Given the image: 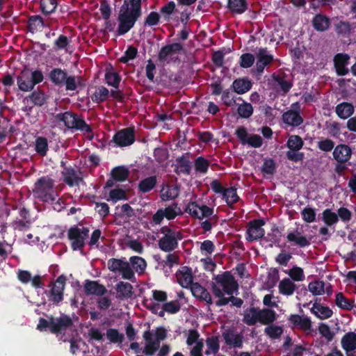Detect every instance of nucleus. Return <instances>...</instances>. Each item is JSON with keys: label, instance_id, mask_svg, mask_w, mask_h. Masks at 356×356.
Wrapping results in <instances>:
<instances>
[{"label": "nucleus", "instance_id": "obj_1", "mask_svg": "<svg viewBox=\"0 0 356 356\" xmlns=\"http://www.w3.org/2000/svg\"><path fill=\"white\" fill-rule=\"evenodd\" d=\"M142 0H124L119 11L118 27L115 35L127 33L142 15Z\"/></svg>", "mask_w": 356, "mask_h": 356}, {"label": "nucleus", "instance_id": "obj_2", "mask_svg": "<svg viewBox=\"0 0 356 356\" xmlns=\"http://www.w3.org/2000/svg\"><path fill=\"white\" fill-rule=\"evenodd\" d=\"M33 194L35 198L43 202L53 203L57 200V204H63L61 199L57 200L55 181L49 176H42L37 180L34 184Z\"/></svg>", "mask_w": 356, "mask_h": 356}, {"label": "nucleus", "instance_id": "obj_3", "mask_svg": "<svg viewBox=\"0 0 356 356\" xmlns=\"http://www.w3.org/2000/svg\"><path fill=\"white\" fill-rule=\"evenodd\" d=\"M73 326V321L70 316L63 314L58 318L51 316L49 320L43 318L39 319L37 329L40 332L46 331L49 328L52 334L58 335Z\"/></svg>", "mask_w": 356, "mask_h": 356}, {"label": "nucleus", "instance_id": "obj_4", "mask_svg": "<svg viewBox=\"0 0 356 356\" xmlns=\"http://www.w3.org/2000/svg\"><path fill=\"white\" fill-rule=\"evenodd\" d=\"M44 76L40 70L30 72L22 71L17 77V84L19 89L23 92L31 91L35 85L41 83Z\"/></svg>", "mask_w": 356, "mask_h": 356}, {"label": "nucleus", "instance_id": "obj_5", "mask_svg": "<svg viewBox=\"0 0 356 356\" xmlns=\"http://www.w3.org/2000/svg\"><path fill=\"white\" fill-rule=\"evenodd\" d=\"M55 118L57 121L63 122L67 129H74L86 133L92 132L90 126L86 124L82 118L72 112L66 111L57 113Z\"/></svg>", "mask_w": 356, "mask_h": 356}, {"label": "nucleus", "instance_id": "obj_6", "mask_svg": "<svg viewBox=\"0 0 356 356\" xmlns=\"http://www.w3.org/2000/svg\"><path fill=\"white\" fill-rule=\"evenodd\" d=\"M89 232L88 227H79L77 225H74L68 229L67 238L70 241V246L73 251L83 250L86 241L89 237Z\"/></svg>", "mask_w": 356, "mask_h": 356}, {"label": "nucleus", "instance_id": "obj_7", "mask_svg": "<svg viewBox=\"0 0 356 356\" xmlns=\"http://www.w3.org/2000/svg\"><path fill=\"white\" fill-rule=\"evenodd\" d=\"M66 281V276L60 275L54 282H51L49 284L50 290L45 291L44 293L48 297L49 300L53 302V304L58 305L63 300Z\"/></svg>", "mask_w": 356, "mask_h": 356}, {"label": "nucleus", "instance_id": "obj_8", "mask_svg": "<svg viewBox=\"0 0 356 356\" xmlns=\"http://www.w3.org/2000/svg\"><path fill=\"white\" fill-rule=\"evenodd\" d=\"M184 49L182 44L174 42L163 46L159 51L158 60L160 63L169 64L171 62H176L178 57H175V54H179Z\"/></svg>", "mask_w": 356, "mask_h": 356}, {"label": "nucleus", "instance_id": "obj_9", "mask_svg": "<svg viewBox=\"0 0 356 356\" xmlns=\"http://www.w3.org/2000/svg\"><path fill=\"white\" fill-rule=\"evenodd\" d=\"M213 280L222 288L224 293L229 296L233 295L234 291L238 290V282L230 271H225L222 274L217 275Z\"/></svg>", "mask_w": 356, "mask_h": 356}, {"label": "nucleus", "instance_id": "obj_10", "mask_svg": "<svg viewBox=\"0 0 356 356\" xmlns=\"http://www.w3.org/2000/svg\"><path fill=\"white\" fill-rule=\"evenodd\" d=\"M235 135L243 145H248L254 148H259L263 145V139L258 134H249L247 129L243 126L238 127Z\"/></svg>", "mask_w": 356, "mask_h": 356}, {"label": "nucleus", "instance_id": "obj_11", "mask_svg": "<svg viewBox=\"0 0 356 356\" xmlns=\"http://www.w3.org/2000/svg\"><path fill=\"white\" fill-rule=\"evenodd\" d=\"M265 225L263 218L254 219L250 220L248 223L246 231L245 238L248 242H253L264 238L265 230L262 227Z\"/></svg>", "mask_w": 356, "mask_h": 356}, {"label": "nucleus", "instance_id": "obj_12", "mask_svg": "<svg viewBox=\"0 0 356 356\" xmlns=\"http://www.w3.org/2000/svg\"><path fill=\"white\" fill-rule=\"evenodd\" d=\"M135 140L134 129L127 127L117 131L111 141L115 146L123 147L132 145Z\"/></svg>", "mask_w": 356, "mask_h": 356}, {"label": "nucleus", "instance_id": "obj_13", "mask_svg": "<svg viewBox=\"0 0 356 356\" xmlns=\"http://www.w3.org/2000/svg\"><path fill=\"white\" fill-rule=\"evenodd\" d=\"M256 74L261 76L266 66L273 60V56L268 53L266 48L259 49L257 53Z\"/></svg>", "mask_w": 356, "mask_h": 356}, {"label": "nucleus", "instance_id": "obj_14", "mask_svg": "<svg viewBox=\"0 0 356 356\" xmlns=\"http://www.w3.org/2000/svg\"><path fill=\"white\" fill-rule=\"evenodd\" d=\"M182 236H163L158 241L159 248L165 252H171L178 248V241Z\"/></svg>", "mask_w": 356, "mask_h": 356}, {"label": "nucleus", "instance_id": "obj_15", "mask_svg": "<svg viewBox=\"0 0 356 356\" xmlns=\"http://www.w3.org/2000/svg\"><path fill=\"white\" fill-rule=\"evenodd\" d=\"M188 155V153H186L175 159V163L172 166L175 173L177 175L181 174L189 175L191 174V165Z\"/></svg>", "mask_w": 356, "mask_h": 356}, {"label": "nucleus", "instance_id": "obj_16", "mask_svg": "<svg viewBox=\"0 0 356 356\" xmlns=\"http://www.w3.org/2000/svg\"><path fill=\"white\" fill-rule=\"evenodd\" d=\"M350 56L347 54L338 53L337 54L333 59L334 66L337 75L345 76L349 70L346 67L350 60Z\"/></svg>", "mask_w": 356, "mask_h": 356}, {"label": "nucleus", "instance_id": "obj_17", "mask_svg": "<svg viewBox=\"0 0 356 356\" xmlns=\"http://www.w3.org/2000/svg\"><path fill=\"white\" fill-rule=\"evenodd\" d=\"M352 154V149L348 145L339 144L334 148L332 155L337 163H348Z\"/></svg>", "mask_w": 356, "mask_h": 356}, {"label": "nucleus", "instance_id": "obj_18", "mask_svg": "<svg viewBox=\"0 0 356 356\" xmlns=\"http://www.w3.org/2000/svg\"><path fill=\"white\" fill-rule=\"evenodd\" d=\"M61 174L63 177L64 182L70 187L79 186L81 182H83V178L77 175L76 169L71 165L69 168H65L61 171Z\"/></svg>", "mask_w": 356, "mask_h": 356}, {"label": "nucleus", "instance_id": "obj_19", "mask_svg": "<svg viewBox=\"0 0 356 356\" xmlns=\"http://www.w3.org/2000/svg\"><path fill=\"white\" fill-rule=\"evenodd\" d=\"M178 283L184 288H191L193 282V275L191 268L188 266H183L176 273Z\"/></svg>", "mask_w": 356, "mask_h": 356}, {"label": "nucleus", "instance_id": "obj_20", "mask_svg": "<svg viewBox=\"0 0 356 356\" xmlns=\"http://www.w3.org/2000/svg\"><path fill=\"white\" fill-rule=\"evenodd\" d=\"M222 337L227 345L238 348L243 347V336L241 333H236L234 330L229 329L222 333Z\"/></svg>", "mask_w": 356, "mask_h": 356}, {"label": "nucleus", "instance_id": "obj_21", "mask_svg": "<svg viewBox=\"0 0 356 356\" xmlns=\"http://www.w3.org/2000/svg\"><path fill=\"white\" fill-rule=\"evenodd\" d=\"M282 120L284 123L291 127H298L303 122L299 111L293 109L284 112L282 115Z\"/></svg>", "mask_w": 356, "mask_h": 356}, {"label": "nucleus", "instance_id": "obj_22", "mask_svg": "<svg viewBox=\"0 0 356 356\" xmlns=\"http://www.w3.org/2000/svg\"><path fill=\"white\" fill-rule=\"evenodd\" d=\"M289 321L294 327L301 329L305 331H309L312 330L311 319L305 316L298 314H291L289 317Z\"/></svg>", "mask_w": 356, "mask_h": 356}, {"label": "nucleus", "instance_id": "obj_23", "mask_svg": "<svg viewBox=\"0 0 356 356\" xmlns=\"http://www.w3.org/2000/svg\"><path fill=\"white\" fill-rule=\"evenodd\" d=\"M191 291L193 296L196 298L205 301L209 305L213 304L209 292L198 282H195L191 285Z\"/></svg>", "mask_w": 356, "mask_h": 356}, {"label": "nucleus", "instance_id": "obj_24", "mask_svg": "<svg viewBox=\"0 0 356 356\" xmlns=\"http://www.w3.org/2000/svg\"><path fill=\"white\" fill-rule=\"evenodd\" d=\"M115 289L117 292L116 297L120 300L130 298L134 294V287L129 282L120 281L116 284Z\"/></svg>", "mask_w": 356, "mask_h": 356}, {"label": "nucleus", "instance_id": "obj_25", "mask_svg": "<svg viewBox=\"0 0 356 356\" xmlns=\"http://www.w3.org/2000/svg\"><path fill=\"white\" fill-rule=\"evenodd\" d=\"M84 291L86 295L103 296L107 291L105 286L97 281L87 280L84 284Z\"/></svg>", "mask_w": 356, "mask_h": 356}, {"label": "nucleus", "instance_id": "obj_26", "mask_svg": "<svg viewBox=\"0 0 356 356\" xmlns=\"http://www.w3.org/2000/svg\"><path fill=\"white\" fill-rule=\"evenodd\" d=\"M49 26V24H45L43 18L39 15H31L27 20V29L31 33H35L43 27Z\"/></svg>", "mask_w": 356, "mask_h": 356}, {"label": "nucleus", "instance_id": "obj_27", "mask_svg": "<svg viewBox=\"0 0 356 356\" xmlns=\"http://www.w3.org/2000/svg\"><path fill=\"white\" fill-rule=\"evenodd\" d=\"M314 29L319 32L327 31L330 26V19L323 14H316L312 21Z\"/></svg>", "mask_w": 356, "mask_h": 356}, {"label": "nucleus", "instance_id": "obj_28", "mask_svg": "<svg viewBox=\"0 0 356 356\" xmlns=\"http://www.w3.org/2000/svg\"><path fill=\"white\" fill-rule=\"evenodd\" d=\"M227 9L233 14L241 15L248 10L247 0H227Z\"/></svg>", "mask_w": 356, "mask_h": 356}, {"label": "nucleus", "instance_id": "obj_29", "mask_svg": "<svg viewBox=\"0 0 356 356\" xmlns=\"http://www.w3.org/2000/svg\"><path fill=\"white\" fill-rule=\"evenodd\" d=\"M259 307H250L244 311L243 322L248 325H254L259 321Z\"/></svg>", "mask_w": 356, "mask_h": 356}, {"label": "nucleus", "instance_id": "obj_30", "mask_svg": "<svg viewBox=\"0 0 356 356\" xmlns=\"http://www.w3.org/2000/svg\"><path fill=\"white\" fill-rule=\"evenodd\" d=\"M252 86L251 81L247 78H238L235 79L232 85L234 91L238 95H242L249 91Z\"/></svg>", "mask_w": 356, "mask_h": 356}, {"label": "nucleus", "instance_id": "obj_31", "mask_svg": "<svg viewBox=\"0 0 356 356\" xmlns=\"http://www.w3.org/2000/svg\"><path fill=\"white\" fill-rule=\"evenodd\" d=\"M166 187L168 190L164 191V185L160 191V197L163 201H168L170 200H175L179 195V187L177 185H170L167 184Z\"/></svg>", "mask_w": 356, "mask_h": 356}, {"label": "nucleus", "instance_id": "obj_32", "mask_svg": "<svg viewBox=\"0 0 356 356\" xmlns=\"http://www.w3.org/2000/svg\"><path fill=\"white\" fill-rule=\"evenodd\" d=\"M67 76V72L60 68H54L49 74V80L56 86H62L64 85L65 79Z\"/></svg>", "mask_w": 356, "mask_h": 356}, {"label": "nucleus", "instance_id": "obj_33", "mask_svg": "<svg viewBox=\"0 0 356 356\" xmlns=\"http://www.w3.org/2000/svg\"><path fill=\"white\" fill-rule=\"evenodd\" d=\"M341 346L348 353L356 349V333L350 332L343 335L341 339Z\"/></svg>", "mask_w": 356, "mask_h": 356}, {"label": "nucleus", "instance_id": "obj_34", "mask_svg": "<svg viewBox=\"0 0 356 356\" xmlns=\"http://www.w3.org/2000/svg\"><path fill=\"white\" fill-rule=\"evenodd\" d=\"M157 184L156 175L147 177L140 180L138 185V189L143 193H146L154 189Z\"/></svg>", "mask_w": 356, "mask_h": 356}, {"label": "nucleus", "instance_id": "obj_35", "mask_svg": "<svg viewBox=\"0 0 356 356\" xmlns=\"http://www.w3.org/2000/svg\"><path fill=\"white\" fill-rule=\"evenodd\" d=\"M48 95L42 90L38 88L33 91L26 98L35 106H42L47 103Z\"/></svg>", "mask_w": 356, "mask_h": 356}, {"label": "nucleus", "instance_id": "obj_36", "mask_svg": "<svg viewBox=\"0 0 356 356\" xmlns=\"http://www.w3.org/2000/svg\"><path fill=\"white\" fill-rule=\"evenodd\" d=\"M272 76L273 80L280 87L283 95L287 94L291 90V88L293 87L292 81L286 79V74H284L282 75H280L273 74Z\"/></svg>", "mask_w": 356, "mask_h": 356}, {"label": "nucleus", "instance_id": "obj_37", "mask_svg": "<svg viewBox=\"0 0 356 356\" xmlns=\"http://www.w3.org/2000/svg\"><path fill=\"white\" fill-rule=\"evenodd\" d=\"M129 264L134 272H136L138 275L145 273L147 268V262L143 257L138 256H132L129 258Z\"/></svg>", "mask_w": 356, "mask_h": 356}, {"label": "nucleus", "instance_id": "obj_38", "mask_svg": "<svg viewBox=\"0 0 356 356\" xmlns=\"http://www.w3.org/2000/svg\"><path fill=\"white\" fill-rule=\"evenodd\" d=\"M279 292L284 296H291L297 289V285L289 278H284L280 282Z\"/></svg>", "mask_w": 356, "mask_h": 356}, {"label": "nucleus", "instance_id": "obj_39", "mask_svg": "<svg viewBox=\"0 0 356 356\" xmlns=\"http://www.w3.org/2000/svg\"><path fill=\"white\" fill-rule=\"evenodd\" d=\"M276 312L269 308L260 309L259 310V321L262 325L272 324L276 320Z\"/></svg>", "mask_w": 356, "mask_h": 356}, {"label": "nucleus", "instance_id": "obj_40", "mask_svg": "<svg viewBox=\"0 0 356 356\" xmlns=\"http://www.w3.org/2000/svg\"><path fill=\"white\" fill-rule=\"evenodd\" d=\"M312 313L321 319H326L332 316V310L327 306L318 303H314L311 309Z\"/></svg>", "mask_w": 356, "mask_h": 356}, {"label": "nucleus", "instance_id": "obj_41", "mask_svg": "<svg viewBox=\"0 0 356 356\" xmlns=\"http://www.w3.org/2000/svg\"><path fill=\"white\" fill-rule=\"evenodd\" d=\"M354 112L353 105L348 102H343L336 106V113L341 119H347Z\"/></svg>", "mask_w": 356, "mask_h": 356}, {"label": "nucleus", "instance_id": "obj_42", "mask_svg": "<svg viewBox=\"0 0 356 356\" xmlns=\"http://www.w3.org/2000/svg\"><path fill=\"white\" fill-rule=\"evenodd\" d=\"M111 178L116 181H124L129 175V170L125 166H118L112 169Z\"/></svg>", "mask_w": 356, "mask_h": 356}, {"label": "nucleus", "instance_id": "obj_43", "mask_svg": "<svg viewBox=\"0 0 356 356\" xmlns=\"http://www.w3.org/2000/svg\"><path fill=\"white\" fill-rule=\"evenodd\" d=\"M289 242H294L296 245L300 248H305L310 245V241L305 236L300 235V233L296 234L293 232H290L286 236Z\"/></svg>", "mask_w": 356, "mask_h": 356}, {"label": "nucleus", "instance_id": "obj_44", "mask_svg": "<svg viewBox=\"0 0 356 356\" xmlns=\"http://www.w3.org/2000/svg\"><path fill=\"white\" fill-rule=\"evenodd\" d=\"M335 303L340 309L351 310L354 305V300L346 298L341 292H339L336 295Z\"/></svg>", "mask_w": 356, "mask_h": 356}, {"label": "nucleus", "instance_id": "obj_45", "mask_svg": "<svg viewBox=\"0 0 356 356\" xmlns=\"http://www.w3.org/2000/svg\"><path fill=\"white\" fill-rule=\"evenodd\" d=\"M163 211L165 218L168 220H174L177 216L182 214L180 207H178V204L176 202L163 209Z\"/></svg>", "mask_w": 356, "mask_h": 356}, {"label": "nucleus", "instance_id": "obj_46", "mask_svg": "<svg viewBox=\"0 0 356 356\" xmlns=\"http://www.w3.org/2000/svg\"><path fill=\"white\" fill-rule=\"evenodd\" d=\"M40 10L44 15H49L56 11L58 6L56 0H40Z\"/></svg>", "mask_w": 356, "mask_h": 356}, {"label": "nucleus", "instance_id": "obj_47", "mask_svg": "<svg viewBox=\"0 0 356 356\" xmlns=\"http://www.w3.org/2000/svg\"><path fill=\"white\" fill-rule=\"evenodd\" d=\"M49 149L47 139L42 136H39L35 139V150L40 156H45Z\"/></svg>", "mask_w": 356, "mask_h": 356}, {"label": "nucleus", "instance_id": "obj_48", "mask_svg": "<svg viewBox=\"0 0 356 356\" xmlns=\"http://www.w3.org/2000/svg\"><path fill=\"white\" fill-rule=\"evenodd\" d=\"M210 166L209 161L202 156L197 157L194 161L195 170L200 174H206Z\"/></svg>", "mask_w": 356, "mask_h": 356}, {"label": "nucleus", "instance_id": "obj_49", "mask_svg": "<svg viewBox=\"0 0 356 356\" xmlns=\"http://www.w3.org/2000/svg\"><path fill=\"white\" fill-rule=\"evenodd\" d=\"M206 345L207 346V349L205 350V354L207 355H209L211 353H217L220 348L218 337L211 336L207 338Z\"/></svg>", "mask_w": 356, "mask_h": 356}, {"label": "nucleus", "instance_id": "obj_50", "mask_svg": "<svg viewBox=\"0 0 356 356\" xmlns=\"http://www.w3.org/2000/svg\"><path fill=\"white\" fill-rule=\"evenodd\" d=\"M322 220L327 226L332 227L338 222V215L330 209H326L322 213Z\"/></svg>", "mask_w": 356, "mask_h": 356}, {"label": "nucleus", "instance_id": "obj_51", "mask_svg": "<svg viewBox=\"0 0 356 356\" xmlns=\"http://www.w3.org/2000/svg\"><path fill=\"white\" fill-rule=\"evenodd\" d=\"M308 290L314 296H320L325 293V282L323 280H316L309 283Z\"/></svg>", "mask_w": 356, "mask_h": 356}, {"label": "nucleus", "instance_id": "obj_52", "mask_svg": "<svg viewBox=\"0 0 356 356\" xmlns=\"http://www.w3.org/2000/svg\"><path fill=\"white\" fill-rule=\"evenodd\" d=\"M118 273H120L122 277L124 280L134 281L135 280V273L134 270L131 268L129 261H124L122 267L119 268Z\"/></svg>", "mask_w": 356, "mask_h": 356}, {"label": "nucleus", "instance_id": "obj_53", "mask_svg": "<svg viewBox=\"0 0 356 356\" xmlns=\"http://www.w3.org/2000/svg\"><path fill=\"white\" fill-rule=\"evenodd\" d=\"M109 91L104 86H100L91 95L92 101L95 103L99 104L106 101L108 97Z\"/></svg>", "mask_w": 356, "mask_h": 356}, {"label": "nucleus", "instance_id": "obj_54", "mask_svg": "<svg viewBox=\"0 0 356 356\" xmlns=\"http://www.w3.org/2000/svg\"><path fill=\"white\" fill-rule=\"evenodd\" d=\"M303 145L302 138L298 135L291 136L286 142V147L292 151H299L302 148Z\"/></svg>", "mask_w": 356, "mask_h": 356}, {"label": "nucleus", "instance_id": "obj_55", "mask_svg": "<svg viewBox=\"0 0 356 356\" xmlns=\"http://www.w3.org/2000/svg\"><path fill=\"white\" fill-rule=\"evenodd\" d=\"M222 196L225 198L226 203L229 207H232L234 204L239 200V197L236 193V188L234 187L226 188Z\"/></svg>", "mask_w": 356, "mask_h": 356}, {"label": "nucleus", "instance_id": "obj_56", "mask_svg": "<svg viewBox=\"0 0 356 356\" xmlns=\"http://www.w3.org/2000/svg\"><path fill=\"white\" fill-rule=\"evenodd\" d=\"M176 8L175 3L173 1H168L165 5L160 9L161 16L165 22H169L171 15Z\"/></svg>", "mask_w": 356, "mask_h": 356}, {"label": "nucleus", "instance_id": "obj_57", "mask_svg": "<svg viewBox=\"0 0 356 356\" xmlns=\"http://www.w3.org/2000/svg\"><path fill=\"white\" fill-rule=\"evenodd\" d=\"M213 209L211 208L207 205L202 204L200 206V211L198 213V217L197 218L199 220H202L203 218H210L211 220H215V223L217 222L218 216L213 214Z\"/></svg>", "mask_w": 356, "mask_h": 356}, {"label": "nucleus", "instance_id": "obj_58", "mask_svg": "<svg viewBox=\"0 0 356 356\" xmlns=\"http://www.w3.org/2000/svg\"><path fill=\"white\" fill-rule=\"evenodd\" d=\"M237 113L241 118L248 119L253 113V107L250 103L243 102L238 105Z\"/></svg>", "mask_w": 356, "mask_h": 356}, {"label": "nucleus", "instance_id": "obj_59", "mask_svg": "<svg viewBox=\"0 0 356 356\" xmlns=\"http://www.w3.org/2000/svg\"><path fill=\"white\" fill-rule=\"evenodd\" d=\"M106 83L115 88H118L121 81V76L115 72H106L105 74Z\"/></svg>", "mask_w": 356, "mask_h": 356}, {"label": "nucleus", "instance_id": "obj_60", "mask_svg": "<svg viewBox=\"0 0 356 356\" xmlns=\"http://www.w3.org/2000/svg\"><path fill=\"white\" fill-rule=\"evenodd\" d=\"M70 40L65 35H59L56 40L54 42V49L56 50H67V47L70 46Z\"/></svg>", "mask_w": 356, "mask_h": 356}, {"label": "nucleus", "instance_id": "obj_61", "mask_svg": "<svg viewBox=\"0 0 356 356\" xmlns=\"http://www.w3.org/2000/svg\"><path fill=\"white\" fill-rule=\"evenodd\" d=\"M265 333L271 339H276L281 337L283 328L281 326L270 325L264 330Z\"/></svg>", "mask_w": 356, "mask_h": 356}, {"label": "nucleus", "instance_id": "obj_62", "mask_svg": "<svg viewBox=\"0 0 356 356\" xmlns=\"http://www.w3.org/2000/svg\"><path fill=\"white\" fill-rule=\"evenodd\" d=\"M106 337L111 343H122L124 339V334L117 329L109 328L106 331Z\"/></svg>", "mask_w": 356, "mask_h": 356}, {"label": "nucleus", "instance_id": "obj_63", "mask_svg": "<svg viewBox=\"0 0 356 356\" xmlns=\"http://www.w3.org/2000/svg\"><path fill=\"white\" fill-rule=\"evenodd\" d=\"M255 61V57L250 53H244L241 55L239 65L242 68H249L252 67Z\"/></svg>", "mask_w": 356, "mask_h": 356}, {"label": "nucleus", "instance_id": "obj_64", "mask_svg": "<svg viewBox=\"0 0 356 356\" xmlns=\"http://www.w3.org/2000/svg\"><path fill=\"white\" fill-rule=\"evenodd\" d=\"M161 18V15L155 11L150 12L145 18L144 26H154L159 24Z\"/></svg>", "mask_w": 356, "mask_h": 356}]
</instances>
